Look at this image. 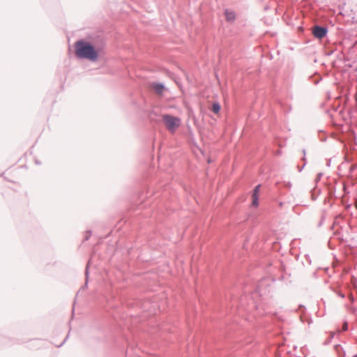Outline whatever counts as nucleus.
<instances>
[{
  "label": "nucleus",
  "mask_w": 357,
  "mask_h": 357,
  "mask_svg": "<svg viewBox=\"0 0 357 357\" xmlns=\"http://www.w3.org/2000/svg\"><path fill=\"white\" fill-rule=\"evenodd\" d=\"M76 54L80 58L96 61L98 59V52L89 43L79 41L76 43Z\"/></svg>",
  "instance_id": "1"
},
{
  "label": "nucleus",
  "mask_w": 357,
  "mask_h": 357,
  "mask_svg": "<svg viewBox=\"0 0 357 357\" xmlns=\"http://www.w3.org/2000/svg\"><path fill=\"white\" fill-rule=\"evenodd\" d=\"M162 119L166 128L172 133H174L181 124L180 118L169 114L162 115Z\"/></svg>",
  "instance_id": "2"
},
{
  "label": "nucleus",
  "mask_w": 357,
  "mask_h": 357,
  "mask_svg": "<svg viewBox=\"0 0 357 357\" xmlns=\"http://www.w3.org/2000/svg\"><path fill=\"white\" fill-rule=\"evenodd\" d=\"M313 34L316 38L321 39L326 36V29L323 27L316 26L313 29Z\"/></svg>",
  "instance_id": "3"
},
{
  "label": "nucleus",
  "mask_w": 357,
  "mask_h": 357,
  "mask_svg": "<svg viewBox=\"0 0 357 357\" xmlns=\"http://www.w3.org/2000/svg\"><path fill=\"white\" fill-rule=\"evenodd\" d=\"M261 185H258L255 187L253 194H252V205L255 207H257L259 204L258 199L259 197V191H260Z\"/></svg>",
  "instance_id": "4"
},
{
  "label": "nucleus",
  "mask_w": 357,
  "mask_h": 357,
  "mask_svg": "<svg viewBox=\"0 0 357 357\" xmlns=\"http://www.w3.org/2000/svg\"><path fill=\"white\" fill-rule=\"evenodd\" d=\"M226 20L229 22H233L236 19V14L233 11L226 10L225 12Z\"/></svg>",
  "instance_id": "5"
},
{
  "label": "nucleus",
  "mask_w": 357,
  "mask_h": 357,
  "mask_svg": "<svg viewBox=\"0 0 357 357\" xmlns=\"http://www.w3.org/2000/svg\"><path fill=\"white\" fill-rule=\"evenodd\" d=\"M151 87L153 89L155 92L158 94H162L165 89L164 86L161 84H153Z\"/></svg>",
  "instance_id": "6"
},
{
  "label": "nucleus",
  "mask_w": 357,
  "mask_h": 357,
  "mask_svg": "<svg viewBox=\"0 0 357 357\" xmlns=\"http://www.w3.org/2000/svg\"><path fill=\"white\" fill-rule=\"evenodd\" d=\"M220 110V105L219 103L218 102H215L213 104V106H212V111L215 113V114H218L219 113Z\"/></svg>",
  "instance_id": "7"
},
{
  "label": "nucleus",
  "mask_w": 357,
  "mask_h": 357,
  "mask_svg": "<svg viewBox=\"0 0 357 357\" xmlns=\"http://www.w3.org/2000/svg\"><path fill=\"white\" fill-rule=\"evenodd\" d=\"M347 328V324H344V327H343V329H344V330H346Z\"/></svg>",
  "instance_id": "8"
},
{
  "label": "nucleus",
  "mask_w": 357,
  "mask_h": 357,
  "mask_svg": "<svg viewBox=\"0 0 357 357\" xmlns=\"http://www.w3.org/2000/svg\"><path fill=\"white\" fill-rule=\"evenodd\" d=\"M355 206H356V209H357V199L356 200Z\"/></svg>",
  "instance_id": "9"
}]
</instances>
